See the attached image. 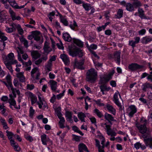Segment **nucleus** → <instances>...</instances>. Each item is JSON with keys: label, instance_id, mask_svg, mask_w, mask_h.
I'll use <instances>...</instances> for the list:
<instances>
[{"label": "nucleus", "instance_id": "38", "mask_svg": "<svg viewBox=\"0 0 152 152\" xmlns=\"http://www.w3.org/2000/svg\"><path fill=\"white\" fill-rule=\"evenodd\" d=\"M77 116L82 122H85L84 118L86 117V116L84 113L82 112L79 113H78Z\"/></svg>", "mask_w": 152, "mask_h": 152}, {"label": "nucleus", "instance_id": "13", "mask_svg": "<svg viewBox=\"0 0 152 152\" xmlns=\"http://www.w3.org/2000/svg\"><path fill=\"white\" fill-rule=\"evenodd\" d=\"M104 118L108 121V122L112 124L111 121H116V120L114 119V118L111 115L106 113H105L104 115Z\"/></svg>", "mask_w": 152, "mask_h": 152}, {"label": "nucleus", "instance_id": "21", "mask_svg": "<svg viewBox=\"0 0 152 152\" xmlns=\"http://www.w3.org/2000/svg\"><path fill=\"white\" fill-rule=\"evenodd\" d=\"M60 57L65 64L67 65L69 64V59L66 55L61 54L60 56Z\"/></svg>", "mask_w": 152, "mask_h": 152}, {"label": "nucleus", "instance_id": "59", "mask_svg": "<svg viewBox=\"0 0 152 152\" xmlns=\"http://www.w3.org/2000/svg\"><path fill=\"white\" fill-rule=\"evenodd\" d=\"M136 43L133 40H130L129 42V45L132 47L133 48L135 46V45Z\"/></svg>", "mask_w": 152, "mask_h": 152}, {"label": "nucleus", "instance_id": "37", "mask_svg": "<svg viewBox=\"0 0 152 152\" xmlns=\"http://www.w3.org/2000/svg\"><path fill=\"white\" fill-rule=\"evenodd\" d=\"M41 140L42 144L44 145H47V142L48 141L47 138V136L45 134H44L41 136Z\"/></svg>", "mask_w": 152, "mask_h": 152}, {"label": "nucleus", "instance_id": "55", "mask_svg": "<svg viewBox=\"0 0 152 152\" xmlns=\"http://www.w3.org/2000/svg\"><path fill=\"white\" fill-rule=\"evenodd\" d=\"M34 110L33 109V107H31L29 110V116L32 117L34 114Z\"/></svg>", "mask_w": 152, "mask_h": 152}, {"label": "nucleus", "instance_id": "62", "mask_svg": "<svg viewBox=\"0 0 152 152\" xmlns=\"http://www.w3.org/2000/svg\"><path fill=\"white\" fill-rule=\"evenodd\" d=\"M139 100L141 101L143 103L146 104V105H147L148 106V107L149 108H150V107H149V106L148 104H147V101L146 99H144L143 98H140L139 99Z\"/></svg>", "mask_w": 152, "mask_h": 152}, {"label": "nucleus", "instance_id": "29", "mask_svg": "<svg viewBox=\"0 0 152 152\" xmlns=\"http://www.w3.org/2000/svg\"><path fill=\"white\" fill-rule=\"evenodd\" d=\"M63 37L64 39L66 41L70 42L72 40V38L67 33H64Z\"/></svg>", "mask_w": 152, "mask_h": 152}, {"label": "nucleus", "instance_id": "5", "mask_svg": "<svg viewBox=\"0 0 152 152\" xmlns=\"http://www.w3.org/2000/svg\"><path fill=\"white\" fill-rule=\"evenodd\" d=\"M142 137L146 146L152 148V137L149 134H143Z\"/></svg>", "mask_w": 152, "mask_h": 152}, {"label": "nucleus", "instance_id": "26", "mask_svg": "<svg viewBox=\"0 0 152 152\" xmlns=\"http://www.w3.org/2000/svg\"><path fill=\"white\" fill-rule=\"evenodd\" d=\"M31 54L33 58L35 59H37L40 56V55L37 51H32L31 52Z\"/></svg>", "mask_w": 152, "mask_h": 152}, {"label": "nucleus", "instance_id": "42", "mask_svg": "<svg viewBox=\"0 0 152 152\" xmlns=\"http://www.w3.org/2000/svg\"><path fill=\"white\" fill-rule=\"evenodd\" d=\"M16 28L18 30V31L19 33L20 34L22 35L23 34V29L21 28L20 26L19 25H17L16 24V27L15 28Z\"/></svg>", "mask_w": 152, "mask_h": 152}, {"label": "nucleus", "instance_id": "51", "mask_svg": "<svg viewBox=\"0 0 152 152\" xmlns=\"http://www.w3.org/2000/svg\"><path fill=\"white\" fill-rule=\"evenodd\" d=\"M94 101L95 102L96 104L99 106L102 107L104 105V103L101 102V100L100 99H98L97 100H94Z\"/></svg>", "mask_w": 152, "mask_h": 152}, {"label": "nucleus", "instance_id": "63", "mask_svg": "<svg viewBox=\"0 0 152 152\" xmlns=\"http://www.w3.org/2000/svg\"><path fill=\"white\" fill-rule=\"evenodd\" d=\"M5 106L3 104L0 105V110L3 109L2 111V113L3 114H4L5 112L6 109L4 108Z\"/></svg>", "mask_w": 152, "mask_h": 152}, {"label": "nucleus", "instance_id": "3", "mask_svg": "<svg viewBox=\"0 0 152 152\" xmlns=\"http://www.w3.org/2000/svg\"><path fill=\"white\" fill-rule=\"evenodd\" d=\"M69 54L73 57L78 55L79 57H81L83 56V53L82 50L75 46L69 48Z\"/></svg>", "mask_w": 152, "mask_h": 152}, {"label": "nucleus", "instance_id": "19", "mask_svg": "<svg viewBox=\"0 0 152 152\" xmlns=\"http://www.w3.org/2000/svg\"><path fill=\"white\" fill-rule=\"evenodd\" d=\"M32 33L34 34V40L37 41H38L40 40L41 36L40 32L38 31H33L32 32Z\"/></svg>", "mask_w": 152, "mask_h": 152}, {"label": "nucleus", "instance_id": "16", "mask_svg": "<svg viewBox=\"0 0 152 152\" xmlns=\"http://www.w3.org/2000/svg\"><path fill=\"white\" fill-rule=\"evenodd\" d=\"M149 88L152 89V84L146 82L142 85V89L144 92H146Z\"/></svg>", "mask_w": 152, "mask_h": 152}, {"label": "nucleus", "instance_id": "40", "mask_svg": "<svg viewBox=\"0 0 152 152\" xmlns=\"http://www.w3.org/2000/svg\"><path fill=\"white\" fill-rule=\"evenodd\" d=\"M52 66V63L48 62V64L45 66V70L48 71V72L50 71L51 70Z\"/></svg>", "mask_w": 152, "mask_h": 152}, {"label": "nucleus", "instance_id": "34", "mask_svg": "<svg viewBox=\"0 0 152 152\" xmlns=\"http://www.w3.org/2000/svg\"><path fill=\"white\" fill-rule=\"evenodd\" d=\"M74 43L76 44L77 46L80 47H82L83 46V42L80 40L75 39H73Z\"/></svg>", "mask_w": 152, "mask_h": 152}, {"label": "nucleus", "instance_id": "30", "mask_svg": "<svg viewBox=\"0 0 152 152\" xmlns=\"http://www.w3.org/2000/svg\"><path fill=\"white\" fill-rule=\"evenodd\" d=\"M43 49L45 52L47 53V54L52 50L51 48L46 43H45Z\"/></svg>", "mask_w": 152, "mask_h": 152}, {"label": "nucleus", "instance_id": "31", "mask_svg": "<svg viewBox=\"0 0 152 152\" xmlns=\"http://www.w3.org/2000/svg\"><path fill=\"white\" fill-rule=\"evenodd\" d=\"M12 28L7 27L6 29V31L8 33H11L13 31V30H15L16 24L13 23L11 25Z\"/></svg>", "mask_w": 152, "mask_h": 152}, {"label": "nucleus", "instance_id": "25", "mask_svg": "<svg viewBox=\"0 0 152 152\" xmlns=\"http://www.w3.org/2000/svg\"><path fill=\"white\" fill-rule=\"evenodd\" d=\"M72 114L71 112L69 111H66L65 113V116L66 118V119L68 120L70 123H72L73 122L72 120Z\"/></svg>", "mask_w": 152, "mask_h": 152}, {"label": "nucleus", "instance_id": "44", "mask_svg": "<svg viewBox=\"0 0 152 152\" xmlns=\"http://www.w3.org/2000/svg\"><path fill=\"white\" fill-rule=\"evenodd\" d=\"M138 12L139 14V16L141 18H143L144 16V11L142 9L139 8L138 9Z\"/></svg>", "mask_w": 152, "mask_h": 152}, {"label": "nucleus", "instance_id": "61", "mask_svg": "<svg viewBox=\"0 0 152 152\" xmlns=\"http://www.w3.org/2000/svg\"><path fill=\"white\" fill-rule=\"evenodd\" d=\"M9 12L10 14L11 15V17H12V20L13 19V18H14L15 15V13L12 10H9Z\"/></svg>", "mask_w": 152, "mask_h": 152}, {"label": "nucleus", "instance_id": "23", "mask_svg": "<svg viewBox=\"0 0 152 152\" xmlns=\"http://www.w3.org/2000/svg\"><path fill=\"white\" fill-rule=\"evenodd\" d=\"M49 83L52 90L55 91L57 89V82L53 80H50Z\"/></svg>", "mask_w": 152, "mask_h": 152}, {"label": "nucleus", "instance_id": "4", "mask_svg": "<svg viewBox=\"0 0 152 152\" xmlns=\"http://www.w3.org/2000/svg\"><path fill=\"white\" fill-rule=\"evenodd\" d=\"M140 122L143 124L139 125L136 124V126L140 132L142 134H144L147 131V128L146 126L147 123V120L144 118L142 117L141 119Z\"/></svg>", "mask_w": 152, "mask_h": 152}, {"label": "nucleus", "instance_id": "47", "mask_svg": "<svg viewBox=\"0 0 152 152\" xmlns=\"http://www.w3.org/2000/svg\"><path fill=\"white\" fill-rule=\"evenodd\" d=\"M83 6L85 10L87 11H88L91 9V7L90 6V4H88L83 3Z\"/></svg>", "mask_w": 152, "mask_h": 152}, {"label": "nucleus", "instance_id": "32", "mask_svg": "<svg viewBox=\"0 0 152 152\" xmlns=\"http://www.w3.org/2000/svg\"><path fill=\"white\" fill-rule=\"evenodd\" d=\"M123 10L121 9H119L117 12V15H115L116 18H122L123 15Z\"/></svg>", "mask_w": 152, "mask_h": 152}, {"label": "nucleus", "instance_id": "27", "mask_svg": "<svg viewBox=\"0 0 152 152\" xmlns=\"http://www.w3.org/2000/svg\"><path fill=\"white\" fill-rule=\"evenodd\" d=\"M152 41V37H145L142 38V42L143 44H146Z\"/></svg>", "mask_w": 152, "mask_h": 152}, {"label": "nucleus", "instance_id": "57", "mask_svg": "<svg viewBox=\"0 0 152 152\" xmlns=\"http://www.w3.org/2000/svg\"><path fill=\"white\" fill-rule=\"evenodd\" d=\"M70 28L74 30L75 27L77 26L76 22L75 21H73V24H70L69 25Z\"/></svg>", "mask_w": 152, "mask_h": 152}, {"label": "nucleus", "instance_id": "6", "mask_svg": "<svg viewBox=\"0 0 152 152\" xmlns=\"http://www.w3.org/2000/svg\"><path fill=\"white\" fill-rule=\"evenodd\" d=\"M0 38L2 40H0V50H3L5 46V44L4 41L7 40V38L4 35V34L1 31H0Z\"/></svg>", "mask_w": 152, "mask_h": 152}, {"label": "nucleus", "instance_id": "28", "mask_svg": "<svg viewBox=\"0 0 152 152\" xmlns=\"http://www.w3.org/2000/svg\"><path fill=\"white\" fill-rule=\"evenodd\" d=\"M134 147L137 149H139L140 148L142 150H144L146 148V147L145 145H142L139 142H137L135 143L134 145Z\"/></svg>", "mask_w": 152, "mask_h": 152}, {"label": "nucleus", "instance_id": "11", "mask_svg": "<svg viewBox=\"0 0 152 152\" xmlns=\"http://www.w3.org/2000/svg\"><path fill=\"white\" fill-rule=\"evenodd\" d=\"M104 124L106 125V129L108 135H110L111 137L115 136L116 135V133L111 130L110 126L107 125L106 123H105Z\"/></svg>", "mask_w": 152, "mask_h": 152}, {"label": "nucleus", "instance_id": "17", "mask_svg": "<svg viewBox=\"0 0 152 152\" xmlns=\"http://www.w3.org/2000/svg\"><path fill=\"white\" fill-rule=\"evenodd\" d=\"M23 74V72H20L16 74L17 77L18 78L20 81L21 82H24L26 81L25 77Z\"/></svg>", "mask_w": 152, "mask_h": 152}, {"label": "nucleus", "instance_id": "53", "mask_svg": "<svg viewBox=\"0 0 152 152\" xmlns=\"http://www.w3.org/2000/svg\"><path fill=\"white\" fill-rule=\"evenodd\" d=\"M18 55H20V54H22L23 53V51L22 48L18 47L16 49Z\"/></svg>", "mask_w": 152, "mask_h": 152}, {"label": "nucleus", "instance_id": "2", "mask_svg": "<svg viewBox=\"0 0 152 152\" xmlns=\"http://www.w3.org/2000/svg\"><path fill=\"white\" fill-rule=\"evenodd\" d=\"M113 74V73H111L106 77H104L101 78V80L99 82V84H101L102 85L100 86V88L101 91H108L110 89V88L109 87H107L106 85V83L108 82L111 79V76Z\"/></svg>", "mask_w": 152, "mask_h": 152}, {"label": "nucleus", "instance_id": "8", "mask_svg": "<svg viewBox=\"0 0 152 152\" xmlns=\"http://www.w3.org/2000/svg\"><path fill=\"white\" fill-rule=\"evenodd\" d=\"M143 66L138 64L136 63H132L129 65L128 68L131 71H134L137 69L142 68Z\"/></svg>", "mask_w": 152, "mask_h": 152}, {"label": "nucleus", "instance_id": "36", "mask_svg": "<svg viewBox=\"0 0 152 152\" xmlns=\"http://www.w3.org/2000/svg\"><path fill=\"white\" fill-rule=\"evenodd\" d=\"M20 42L24 45V46L26 48H27L28 47V42L27 40L26 39L22 37L20 39Z\"/></svg>", "mask_w": 152, "mask_h": 152}, {"label": "nucleus", "instance_id": "43", "mask_svg": "<svg viewBox=\"0 0 152 152\" xmlns=\"http://www.w3.org/2000/svg\"><path fill=\"white\" fill-rule=\"evenodd\" d=\"M30 95L31 98V103L33 104L36 102L37 100V97L31 93H30Z\"/></svg>", "mask_w": 152, "mask_h": 152}, {"label": "nucleus", "instance_id": "10", "mask_svg": "<svg viewBox=\"0 0 152 152\" xmlns=\"http://www.w3.org/2000/svg\"><path fill=\"white\" fill-rule=\"evenodd\" d=\"M8 2L12 7L15 9H20L24 8L25 7V5L18 6L15 0H8Z\"/></svg>", "mask_w": 152, "mask_h": 152}, {"label": "nucleus", "instance_id": "60", "mask_svg": "<svg viewBox=\"0 0 152 152\" xmlns=\"http://www.w3.org/2000/svg\"><path fill=\"white\" fill-rule=\"evenodd\" d=\"M25 137L27 140L30 141H32L33 140L32 137L28 134L25 135Z\"/></svg>", "mask_w": 152, "mask_h": 152}, {"label": "nucleus", "instance_id": "18", "mask_svg": "<svg viewBox=\"0 0 152 152\" xmlns=\"http://www.w3.org/2000/svg\"><path fill=\"white\" fill-rule=\"evenodd\" d=\"M10 143L12 146L14 147V148L15 151H19L20 150V148L19 147L18 144L15 142L14 140H10Z\"/></svg>", "mask_w": 152, "mask_h": 152}, {"label": "nucleus", "instance_id": "35", "mask_svg": "<svg viewBox=\"0 0 152 152\" xmlns=\"http://www.w3.org/2000/svg\"><path fill=\"white\" fill-rule=\"evenodd\" d=\"M74 43L76 44L77 46L80 47H82L83 46V42L80 40L75 39H73Z\"/></svg>", "mask_w": 152, "mask_h": 152}, {"label": "nucleus", "instance_id": "45", "mask_svg": "<svg viewBox=\"0 0 152 152\" xmlns=\"http://www.w3.org/2000/svg\"><path fill=\"white\" fill-rule=\"evenodd\" d=\"M5 64L7 67L10 71L11 72H12L13 70L11 66L12 64L10 62H7L6 61L4 62Z\"/></svg>", "mask_w": 152, "mask_h": 152}, {"label": "nucleus", "instance_id": "33", "mask_svg": "<svg viewBox=\"0 0 152 152\" xmlns=\"http://www.w3.org/2000/svg\"><path fill=\"white\" fill-rule=\"evenodd\" d=\"M132 4L134 8H140V7L142 5L141 2L138 0L136 1H133Z\"/></svg>", "mask_w": 152, "mask_h": 152}, {"label": "nucleus", "instance_id": "20", "mask_svg": "<svg viewBox=\"0 0 152 152\" xmlns=\"http://www.w3.org/2000/svg\"><path fill=\"white\" fill-rule=\"evenodd\" d=\"M120 54L121 52L119 51L115 52L114 53L113 58L115 60L117 61L118 64H119L120 63Z\"/></svg>", "mask_w": 152, "mask_h": 152}, {"label": "nucleus", "instance_id": "48", "mask_svg": "<svg viewBox=\"0 0 152 152\" xmlns=\"http://www.w3.org/2000/svg\"><path fill=\"white\" fill-rule=\"evenodd\" d=\"M6 79L7 82L10 85V86H12V83L11 81V76L10 75H8L6 77Z\"/></svg>", "mask_w": 152, "mask_h": 152}, {"label": "nucleus", "instance_id": "9", "mask_svg": "<svg viewBox=\"0 0 152 152\" xmlns=\"http://www.w3.org/2000/svg\"><path fill=\"white\" fill-rule=\"evenodd\" d=\"M85 61V60L83 59L81 60L80 61H77V59H76L75 61V66L78 69L83 70L84 69V67L83 66L84 64Z\"/></svg>", "mask_w": 152, "mask_h": 152}, {"label": "nucleus", "instance_id": "15", "mask_svg": "<svg viewBox=\"0 0 152 152\" xmlns=\"http://www.w3.org/2000/svg\"><path fill=\"white\" fill-rule=\"evenodd\" d=\"M105 107L106 108L107 110L113 115H115L116 114V110L112 105L107 104L105 105Z\"/></svg>", "mask_w": 152, "mask_h": 152}, {"label": "nucleus", "instance_id": "54", "mask_svg": "<svg viewBox=\"0 0 152 152\" xmlns=\"http://www.w3.org/2000/svg\"><path fill=\"white\" fill-rule=\"evenodd\" d=\"M61 109L59 107L56 110V112L58 118L61 116L62 115L61 112Z\"/></svg>", "mask_w": 152, "mask_h": 152}, {"label": "nucleus", "instance_id": "24", "mask_svg": "<svg viewBox=\"0 0 152 152\" xmlns=\"http://www.w3.org/2000/svg\"><path fill=\"white\" fill-rule=\"evenodd\" d=\"M126 9L129 11L132 12L134 10V8L133 4L128 3L126 4Z\"/></svg>", "mask_w": 152, "mask_h": 152}, {"label": "nucleus", "instance_id": "46", "mask_svg": "<svg viewBox=\"0 0 152 152\" xmlns=\"http://www.w3.org/2000/svg\"><path fill=\"white\" fill-rule=\"evenodd\" d=\"M72 129L75 132L79 133L81 135H83L84 134L76 126H73Z\"/></svg>", "mask_w": 152, "mask_h": 152}, {"label": "nucleus", "instance_id": "14", "mask_svg": "<svg viewBox=\"0 0 152 152\" xmlns=\"http://www.w3.org/2000/svg\"><path fill=\"white\" fill-rule=\"evenodd\" d=\"M10 98L9 100V102L10 104L14 106L15 108L20 109V106L19 105H18V107L16 106V102L13 98V96L12 95L10 94Z\"/></svg>", "mask_w": 152, "mask_h": 152}, {"label": "nucleus", "instance_id": "56", "mask_svg": "<svg viewBox=\"0 0 152 152\" xmlns=\"http://www.w3.org/2000/svg\"><path fill=\"white\" fill-rule=\"evenodd\" d=\"M1 81L6 86L9 90H10L11 89H13V86H10V85L8 84L7 82V83L5 81Z\"/></svg>", "mask_w": 152, "mask_h": 152}, {"label": "nucleus", "instance_id": "52", "mask_svg": "<svg viewBox=\"0 0 152 152\" xmlns=\"http://www.w3.org/2000/svg\"><path fill=\"white\" fill-rule=\"evenodd\" d=\"M37 70L38 68H34L32 69L31 72V76L33 79L34 78V74L37 72Z\"/></svg>", "mask_w": 152, "mask_h": 152}, {"label": "nucleus", "instance_id": "41", "mask_svg": "<svg viewBox=\"0 0 152 152\" xmlns=\"http://www.w3.org/2000/svg\"><path fill=\"white\" fill-rule=\"evenodd\" d=\"M60 18L61 21L64 25L66 26H67L68 23L66 19L65 18L63 17L61 15H60Z\"/></svg>", "mask_w": 152, "mask_h": 152}, {"label": "nucleus", "instance_id": "64", "mask_svg": "<svg viewBox=\"0 0 152 152\" xmlns=\"http://www.w3.org/2000/svg\"><path fill=\"white\" fill-rule=\"evenodd\" d=\"M4 19L5 18L4 15L1 13V12H0V21L2 22L4 21Z\"/></svg>", "mask_w": 152, "mask_h": 152}, {"label": "nucleus", "instance_id": "50", "mask_svg": "<svg viewBox=\"0 0 152 152\" xmlns=\"http://www.w3.org/2000/svg\"><path fill=\"white\" fill-rule=\"evenodd\" d=\"M6 133H7V136L8 137V138L10 140H12V136L13 134L11 132L9 131L8 130L6 131Z\"/></svg>", "mask_w": 152, "mask_h": 152}, {"label": "nucleus", "instance_id": "58", "mask_svg": "<svg viewBox=\"0 0 152 152\" xmlns=\"http://www.w3.org/2000/svg\"><path fill=\"white\" fill-rule=\"evenodd\" d=\"M27 88L30 90L33 89L34 88V86L33 84H27Z\"/></svg>", "mask_w": 152, "mask_h": 152}, {"label": "nucleus", "instance_id": "49", "mask_svg": "<svg viewBox=\"0 0 152 152\" xmlns=\"http://www.w3.org/2000/svg\"><path fill=\"white\" fill-rule=\"evenodd\" d=\"M94 112L99 117L101 118L103 116V115L98 109H95L94 110Z\"/></svg>", "mask_w": 152, "mask_h": 152}, {"label": "nucleus", "instance_id": "12", "mask_svg": "<svg viewBox=\"0 0 152 152\" xmlns=\"http://www.w3.org/2000/svg\"><path fill=\"white\" fill-rule=\"evenodd\" d=\"M119 94L120 98H121L120 94H119L118 91H117L114 94L113 96V101L120 108L121 107V104L118 101V95Z\"/></svg>", "mask_w": 152, "mask_h": 152}, {"label": "nucleus", "instance_id": "22", "mask_svg": "<svg viewBox=\"0 0 152 152\" xmlns=\"http://www.w3.org/2000/svg\"><path fill=\"white\" fill-rule=\"evenodd\" d=\"M79 152H83V151H85L88 152V151L85 145L83 143H80L78 146Z\"/></svg>", "mask_w": 152, "mask_h": 152}, {"label": "nucleus", "instance_id": "1", "mask_svg": "<svg viewBox=\"0 0 152 152\" xmlns=\"http://www.w3.org/2000/svg\"><path fill=\"white\" fill-rule=\"evenodd\" d=\"M97 72L94 68H91L86 72V80L91 83H94L97 78Z\"/></svg>", "mask_w": 152, "mask_h": 152}, {"label": "nucleus", "instance_id": "7", "mask_svg": "<svg viewBox=\"0 0 152 152\" xmlns=\"http://www.w3.org/2000/svg\"><path fill=\"white\" fill-rule=\"evenodd\" d=\"M128 111L129 116L130 118H132L137 112V109L135 106L132 105L129 107Z\"/></svg>", "mask_w": 152, "mask_h": 152}, {"label": "nucleus", "instance_id": "39", "mask_svg": "<svg viewBox=\"0 0 152 152\" xmlns=\"http://www.w3.org/2000/svg\"><path fill=\"white\" fill-rule=\"evenodd\" d=\"M14 54L13 53H10L8 55L7 57H6V58L7 60V62H10L12 60L14 59Z\"/></svg>", "mask_w": 152, "mask_h": 152}]
</instances>
